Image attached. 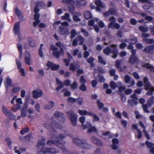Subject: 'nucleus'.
Wrapping results in <instances>:
<instances>
[{
    "label": "nucleus",
    "instance_id": "obj_1",
    "mask_svg": "<svg viewBox=\"0 0 154 154\" xmlns=\"http://www.w3.org/2000/svg\"><path fill=\"white\" fill-rule=\"evenodd\" d=\"M45 143V139L42 137L41 140L37 144V154H48L56 153L58 152L57 149L54 148H44Z\"/></svg>",
    "mask_w": 154,
    "mask_h": 154
},
{
    "label": "nucleus",
    "instance_id": "obj_2",
    "mask_svg": "<svg viewBox=\"0 0 154 154\" xmlns=\"http://www.w3.org/2000/svg\"><path fill=\"white\" fill-rule=\"evenodd\" d=\"M54 134H51L50 137L53 140H49L47 142V143L50 145H56L60 148H61L63 150V152L64 154H79V153L76 152H70L69 150H67L66 147H64L62 143L59 142L58 141H54V140L58 139V137L55 135L53 137Z\"/></svg>",
    "mask_w": 154,
    "mask_h": 154
},
{
    "label": "nucleus",
    "instance_id": "obj_3",
    "mask_svg": "<svg viewBox=\"0 0 154 154\" xmlns=\"http://www.w3.org/2000/svg\"><path fill=\"white\" fill-rule=\"evenodd\" d=\"M117 45L112 44L111 47L112 50L109 48H106L103 50L104 53L108 55L110 53H112L114 55L112 56L113 58H116L118 54V51L117 48Z\"/></svg>",
    "mask_w": 154,
    "mask_h": 154
},
{
    "label": "nucleus",
    "instance_id": "obj_4",
    "mask_svg": "<svg viewBox=\"0 0 154 154\" xmlns=\"http://www.w3.org/2000/svg\"><path fill=\"white\" fill-rule=\"evenodd\" d=\"M73 142L76 145L83 149H89L91 148V145L85 141L82 140L78 138H75L73 140Z\"/></svg>",
    "mask_w": 154,
    "mask_h": 154
},
{
    "label": "nucleus",
    "instance_id": "obj_5",
    "mask_svg": "<svg viewBox=\"0 0 154 154\" xmlns=\"http://www.w3.org/2000/svg\"><path fill=\"white\" fill-rule=\"evenodd\" d=\"M144 83L145 90L147 91L146 94L148 95H152L154 92V88L149 83L147 79L145 77L144 79Z\"/></svg>",
    "mask_w": 154,
    "mask_h": 154
},
{
    "label": "nucleus",
    "instance_id": "obj_6",
    "mask_svg": "<svg viewBox=\"0 0 154 154\" xmlns=\"http://www.w3.org/2000/svg\"><path fill=\"white\" fill-rule=\"evenodd\" d=\"M59 23L61 24V26L60 27V32L62 35H66L68 34V30L67 28L66 27L68 26L69 23L67 22L61 23L60 21L57 22L56 24H58Z\"/></svg>",
    "mask_w": 154,
    "mask_h": 154
},
{
    "label": "nucleus",
    "instance_id": "obj_7",
    "mask_svg": "<svg viewBox=\"0 0 154 154\" xmlns=\"http://www.w3.org/2000/svg\"><path fill=\"white\" fill-rule=\"evenodd\" d=\"M44 126L45 127L48 129L50 132H55V131L54 130V129L55 128H59V126L60 125L56 122L54 121L51 125H49L46 123L45 124Z\"/></svg>",
    "mask_w": 154,
    "mask_h": 154
},
{
    "label": "nucleus",
    "instance_id": "obj_8",
    "mask_svg": "<svg viewBox=\"0 0 154 154\" xmlns=\"http://www.w3.org/2000/svg\"><path fill=\"white\" fill-rule=\"evenodd\" d=\"M38 7H39L36 5L34 8V11L35 13L34 16V19L35 21L33 23V25L34 26H36L40 22V21L39 20L40 15L38 13L39 10V9L38 8Z\"/></svg>",
    "mask_w": 154,
    "mask_h": 154
},
{
    "label": "nucleus",
    "instance_id": "obj_9",
    "mask_svg": "<svg viewBox=\"0 0 154 154\" xmlns=\"http://www.w3.org/2000/svg\"><path fill=\"white\" fill-rule=\"evenodd\" d=\"M2 110L4 113L8 118L12 120L15 119L16 116L5 106H3L2 107Z\"/></svg>",
    "mask_w": 154,
    "mask_h": 154
},
{
    "label": "nucleus",
    "instance_id": "obj_10",
    "mask_svg": "<svg viewBox=\"0 0 154 154\" xmlns=\"http://www.w3.org/2000/svg\"><path fill=\"white\" fill-rule=\"evenodd\" d=\"M67 114L70 115V119L72 124L73 126H75L76 125L77 115L71 111L67 112Z\"/></svg>",
    "mask_w": 154,
    "mask_h": 154
},
{
    "label": "nucleus",
    "instance_id": "obj_11",
    "mask_svg": "<svg viewBox=\"0 0 154 154\" xmlns=\"http://www.w3.org/2000/svg\"><path fill=\"white\" fill-rule=\"evenodd\" d=\"M62 2L65 4L68 5V10L69 12L73 13L74 8L73 6L74 0H62Z\"/></svg>",
    "mask_w": 154,
    "mask_h": 154
},
{
    "label": "nucleus",
    "instance_id": "obj_12",
    "mask_svg": "<svg viewBox=\"0 0 154 154\" xmlns=\"http://www.w3.org/2000/svg\"><path fill=\"white\" fill-rule=\"evenodd\" d=\"M79 121L81 123L82 127L85 129L89 128L91 126V124L90 123L85 122V117L83 116H81L79 118Z\"/></svg>",
    "mask_w": 154,
    "mask_h": 154
},
{
    "label": "nucleus",
    "instance_id": "obj_13",
    "mask_svg": "<svg viewBox=\"0 0 154 154\" xmlns=\"http://www.w3.org/2000/svg\"><path fill=\"white\" fill-rule=\"evenodd\" d=\"M131 52L132 54L130 58L129 62L132 64H137L138 62V60L135 56L136 51L134 50H132Z\"/></svg>",
    "mask_w": 154,
    "mask_h": 154
},
{
    "label": "nucleus",
    "instance_id": "obj_14",
    "mask_svg": "<svg viewBox=\"0 0 154 154\" xmlns=\"http://www.w3.org/2000/svg\"><path fill=\"white\" fill-rule=\"evenodd\" d=\"M154 102V97H151L148 101L147 104H144L143 105V107L144 111L146 112H148L149 111L147 110V109L151 106V105Z\"/></svg>",
    "mask_w": 154,
    "mask_h": 154
},
{
    "label": "nucleus",
    "instance_id": "obj_15",
    "mask_svg": "<svg viewBox=\"0 0 154 154\" xmlns=\"http://www.w3.org/2000/svg\"><path fill=\"white\" fill-rule=\"evenodd\" d=\"M25 63L28 65L32 64V60L31 58L30 53L28 51H26L25 53Z\"/></svg>",
    "mask_w": 154,
    "mask_h": 154
},
{
    "label": "nucleus",
    "instance_id": "obj_16",
    "mask_svg": "<svg viewBox=\"0 0 154 154\" xmlns=\"http://www.w3.org/2000/svg\"><path fill=\"white\" fill-rule=\"evenodd\" d=\"M16 101L17 103L16 108L14 107L11 109L12 111L14 112H16V110H20L21 107V105L23 104L22 99L20 98H16Z\"/></svg>",
    "mask_w": 154,
    "mask_h": 154
},
{
    "label": "nucleus",
    "instance_id": "obj_17",
    "mask_svg": "<svg viewBox=\"0 0 154 154\" xmlns=\"http://www.w3.org/2000/svg\"><path fill=\"white\" fill-rule=\"evenodd\" d=\"M95 5H97L96 9L97 11H100V8H105L106 7V5L104 3H103L100 0H96L95 2Z\"/></svg>",
    "mask_w": 154,
    "mask_h": 154
},
{
    "label": "nucleus",
    "instance_id": "obj_18",
    "mask_svg": "<svg viewBox=\"0 0 154 154\" xmlns=\"http://www.w3.org/2000/svg\"><path fill=\"white\" fill-rule=\"evenodd\" d=\"M16 62L17 69L21 73V75L23 76H25V72L24 69L22 67V65L20 61L18 59H17Z\"/></svg>",
    "mask_w": 154,
    "mask_h": 154
},
{
    "label": "nucleus",
    "instance_id": "obj_19",
    "mask_svg": "<svg viewBox=\"0 0 154 154\" xmlns=\"http://www.w3.org/2000/svg\"><path fill=\"white\" fill-rule=\"evenodd\" d=\"M33 97L37 99L39 97H41L43 94L42 91L40 89L34 90L32 92Z\"/></svg>",
    "mask_w": 154,
    "mask_h": 154
},
{
    "label": "nucleus",
    "instance_id": "obj_20",
    "mask_svg": "<svg viewBox=\"0 0 154 154\" xmlns=\"http://www.w3.org/2000/svg\"><path fill=\"white\" fill-rule=\"evenodd\" d=\"M86 3L85 0H74L73 5H79L80 6H84Z\"/></svg>",
    "mask_w": 154,
    "mask_h": 154
},
{
    "label": "nucleus",
    "instance_id": "obj_21",
    "mask_svg": "<svg viewBox=\"0 0 154 154\" xmlns=\"http://www.w3.org/2000/svg\"><path fill=\"white\" fill-rule=\"evenodd\" d=\"M15 152L17 154H21L26 150L25 148L20 146H16L14 148Z\"/></svg>",
    "mask_w": 154,
    "mask_h": 154
},
{
    "label": "nucleus",
    "instance_id": "obj_22",
    "mask_svg": "<svg viewBox=\"0 0 154 154\" xmlns=\"http://www.w3.org/2000/svg\"><path fill=\"white\" fill-rule=\"evenodd\" d=\"M55 116L60 121L63 122L65 120L64 116L62 113L59 112H56L54 114Z\"/></svg>",
    "mask_w": 154,
    "mask_h": 154
},
{
    "label": "nucleus",
    "instance_id": "obj_23",
    "mask_svg": "<svg viewBox=\"0 0 154 154\" xmlns=\"http://www.w3.org/2000/svg\"><path fill=\"white\" fill-rule=\"evenodd\" d=\"M60 51L56 50L54 51L52 53V55L57 58H58L60 57L61 54H63V48H60Z\"/></svg>",
    "mask_w": 154,
    "mask_h": 154
},
{
    "label": "nucleus",
    "instance_id": "obj_24",
    "mask_svg": "<svg viewBox=\"0 0 154 154\" xmlns=\"http://www.w3.org/2000/svg\"><path fill=\"white\" fill-rule=\"evenodd\" d=\"M14 30L15 34L20 37V24L19 22L16 23L14 26Z\"/></svg>",
    "mask_w": 154,
    "mask_h": 154
},
{
    "label": "nucleus",
    "instance_id": "obj_25",
    "mask_svg": "<svg viewBox=\"0 0 154 154\" xmlns=\"http://www.w3.org/2000/svg\"><path fill=\"white\" fill-rule=\"evenodd\" d=\"M108 27L109 28H115L116 29H119L120 27V25L115 22H110L109 24Z\"/></svg>",
    "mask_w": 154,
    "mask_h": 154
},
{
    "label": "nucleus",
    "instance_id": "obj_26",
    "mask_svg": "<svg viewBox=\"0 0 154 154\" xmlns=\"http://www.w3.org/2000/svg\"><path fill=\"white\" fill-rule=\"evenodd\" d=\"M71 13L72 14H74L73 16V19L74 21L78 22L80 21L81 20L79 18V17L81 15V13H74V11L73 13Z\"/></svg>",
    "mask_w": 154,
    "mask_h": 154
},
{
    "label": "nucleus",
    "instance_id": "obj_27",
    "mask_svg": "<svg viewBox=\"0 0 154 154\" xmlns=\"http://www.w3.org/2000/svg\"><path fill=\"white\" fill-rule=\"evenodd\" d=\"M91 140L94 143L99 146H101L102 145L101 141L94 137L91 138Z\"/></svg>",
    "mask_w": 154,
    "mask_h": 154
},
{
    "label": "nucleus",
    "instance_id": "obj_28",
    "mask_svg": "<svg viewBox=\"0 0 154 154\" xmlns=\"http://www.w3.org/2000/svg\"><path fill=\"white\" fill-rule=\"evenodd\" d=\"M144 51L147 53H152L154 52V45L149 46H146L144 48Z\"/></svg>",
    "mask_w": 154,
    "mask_h": 154
},
{
    "label": "nucleus",
    "instance_id": "obj_29",
    "mask_svg": "<svg viewBox=\"0 0 154 154\" xmlns=\"http://www.w3.org/2000/svg\"><path fill=\"white\" fill-rule=\"evenodd\" d=\"M119 141L117 139H113L112 140V144L111 146L112 148L114 150H116L117 148V144L119 143Z\"/></svg>",
    "mask_w": 154,
    "mask_h": 154
},
{
    "label": "nucleus",
    "instance_id": "obj_30",
    "mask_svg": "<svg viewBox=\"0 0 154 154\" xmlns=\"http://www.w3.org/2000/svg\"><path fill=\"white\" fill-rule=\"evenodd\" d=\"M139 123L140 126L143 128V132L144 133L146 138L148 139H150V136L148 134V132L146 131L145 127L143 125V124L140 121Z\"/></svg>",
    "mask_w": 154,
    "mask_h": 154
},
{
    "label": "nucleus",
    "instance_id": "obj_31",
    "mask_svg": "<svg viewBox=\"0 0 154 154\" xmlns=\"http://www.w3.org/2000/svg\"><path fill=\"white\" fill-rule=\"evenodd\" d=\"M78 112L81 115H91V112L90 111H88L86 110H81L79 109L78 110Z\"/></svg>",
    "mask_w": 154,
    "mask_h": 154
},
{
    "label": "nucleus",
    "instance_id": "obj_32",
    "mask_svg": "<svg viewBox=\"0 0 154 154\" xmlns=\"http://www.w3.org/2000/svg\"><path fill=\"white\" fill-rule=\"evenodd\" d=\"M28 113L27 110V107H23L21 110V116L22 117H24L27 115Z\"/></svg>",
    "mask_w": 154,
    "mask_h": 154
},
{
    "label": "nucleus",
    "instance_id": "obj_33",
    "mask_svg": "<svg viewBox=\"0 0 154 154\" xmlns=\"http://www.w3.org/2000/svg\"><path fill=\"white\" fill-rule=\"evenodd\" d=\"M61 18L62 20H67L69 22H70L72 21V20L70 17L69 14L67 13H66L64 15L61 16Z\"/></svg>",
    "mask_w": 154,
    "mask_h": 154
},
{
    "label": "nucleus",
    "instance_id": "obj_34",
    "mask_svg": "<svg viewBox=\"0 0 154 154\" xmlns=\"http://www.w3.org/2000/svg\"><path fill=\"white\" fill-rule=\"evenodd\" d=\"M15 11L19 19L21 20H23V18L22 14L20 11L17 8H16L15 9Z\"/></svg>",
    "mask_w": 154,
    "mask_h": 154
},
{
    "label": "nucleus",
    "instance_id": "obj_35",
    "mask_svg": "<svg viewBox=\"0 0 154 154\" xmlns=\"http://www.w3.org/2000/svg\"><path fill=\"white\" fill-rule=\"evenodd\" d=\"M12 83V81L9 76H8L6 78V81L4 82L5 86L7 88L9 86H10Z\"/></svg>",
    "mask_w": 154,
    "mask_h": 154
},
{
    "label": "nucleus",
    "instance_id": "obj_36",
    "mask_svg": "<svg viewBox=\"0 0 154 154\" xmlns=\"http://www.w3.org/2000/svg\"><path fill=\"white\" fill-rule=\"evenodd\" d=\"M84 16L85 18L87 19H90L92 17L91 12L88 11H86L84 12Z\"/></svg>",
    "mask_w": 154,
    "mask_h": 154
},
{
    "label": "nucleus",
    "instance_id": "obj_37",
    "mask_svg": "<svg viewBox=\"0 0 154 154\" xmlns=\"http://www.w3.org/2000/svg\"><path fill=\"white\" fill-rule=\"evenodd\" d=\"M125 41L130 44H134L137 42V39L136 37L132 36L131 38L130 39H127Z\"/></svg>",
    "mask_w": 154,
    "mask_h": 154
},
{
    "label": "nucleus",
    "instance_id": "obj_38",
    "mask_svg": "<svg viewBox=\"0 0 154 154\" xmlns=\"http://www.w3.org/2000/svg\"><path fill=\"white\" fill-rule=\"evenodd\" d=\"M117 84L119 85L118 87L120 92H122L125 91V87L124 86H122V83L121 82H117Z\"/></svg>",
    "mask_w": 154,
    "mask_h": 154
},
{
    "label": "nucleus",
    "instance_id": "obj_39",
    "mask_svg": "<svg viewBox=\"0 0 154 154\" xmlns=\"http://www.w3.org/2000/svg\"><path fill=\"white\" fill-rule=\"evenodd\" d=\"M56 82L57 84L59 85V86L57 87L56 89L57 91H59L60 88L64 86V85L63 84V83L61 82L58 78L56 79Z\"/></svg>",
    "mask_w": 154,
    "mask_h": 154
},
{
    "label": "nucleus",
    "instance_id": "obj_40",
    "mask_svg": "<svg viewBox=\"0 0 154 154\" xmlns=\"http://www.w3.org/2000/svg\"><path fill=\"white\" fill-rule=\"evenodd\" d=\"M54 104V103L52 101H51L47 104H45L44 106L45 109H51Z\"/></svg>",
    "mask_w": 154,
    "mask_h": 154
},
{
    "label": "nucleus",
    "instance_id": "obj_41",
    "mask_svg": "<svg viewBox=\"0 0 154 154\" xmlns=\"http://www.w3.org/2000/svg\"><path fill=\"white\" fill-rule=\"evenodd\" d=\"M143 8L144 10L146 11L147 10L149 9H150V10L149 11V12L151 14H154V8L153 7H150L148 5H145L143 6Z\"/></svg>",
    "mask_w": 154,
    "mask_h": 154
},
{
    "label": "nucleus",
    "instance_id": "obj_42",
    "mask_svg": "<svg viewBox=\"0 0 154 154\" xmlns=\"http://www.w3.org/2000/svg\"><path fill=\"white\" fill-rule=\"evenodd\" d=\"M128 102L129 104L132 106H133L134 105L137 104L138 103V99H130L128 100Z\"/></svg>",
    "mask_w": 154,
    "mask_h": 154
},
{
    "label": "nucleus",
    "instance_id": "obj_43",
    "mask_svg": "<svg viewBox=\"0 0 154 154\" xmlns=\"http://www.w3.org/2000/svg\"><path fill=\"white\" fill-rule=\"evenodd\" d=\"M77 65H74L73 64L71 63L69 67V69L73 71L75 70L76 69H79V65L78 64L77 62H76Z\"/></svg>",
    "mask_w": 154,
    "mask_h": 154
},
{
    "label": "nucleus",
    "instance_id": "obj_44",
    "mask_svg": "<svg viewBox=\"0 0 154 154\" xmlns=\"http://www.w3.org/2000/svg\"><path fill=\"white\" fill-rule=\"evenodd\" d=\"M17 48L20 53L19 58L20 59L21 58L22 55L23 47L20 44H18L17 45Z\"/></svg>",
    "mask_w": 154,
    "mask_h": 154
},
{
    "label": "nucleus",
    "instance_id": "obj_45",
    "mask_svg": "<svg viewBox=\"0 0 154 154\" xmlns=\"http://www.w3.org/2000/svg\"><path fill=\"white\" fill-rule=\"evenodd\" d=\"M99 20V19L94 18L93 19L90 20L88 21V25L89 26H92L94 25L95 21L97 22Z\"/></svg>",
    "mask_w": 154,
    "mask_h": 154
},
{
    "label": "nucleus",
    "instance_id": "obj_46",
    "mask_svg": "<svg viewBox=\"0 0 154 154\" xmlns=\"http://www.w3.org/2000/svg\"><path fill=\"white\" fill-rule=\"evenodd\" d=\"M91 114H92L90 115V116L93 118L92 121L93 122H95L100 120V118L96 115L93 113L92 112Z\"/></svg>",
    "mask_w": 154,
    "mask_h": 154
},
{
    "label": "nucleus",
    "instance_id": "obj_47",
    "mask_svg": "<svg viewBox=\"0 0 154 154\" xmlns=\"http://www.w3.org/2000/svg\"><path fill=\"white\" fill-rule=\"evenodd\" d=\"M28 41L30 45L32 47H34L36 45L35 41L33 40L32 38L29 37L28 38Z\"/></svg>",
    "mask_w": 154,
    "mask_h": 154
},
{
    "label": "nucleus",
    "instance_id": "obj_48",
    "mask_svg": "<svg viewBox=\"0 0 154 154\" xmlns=\"http://www.w3.org/2000/svg\"><path fill=\"white\" fill-rule=\"evenodd\" d=\"M44 45L43 44H42L40 45V47L39 50V55L42 57H43V54L42 51V47Z\"/></svg>",
    "mask_w": 154,
    "mask_h": 154
},
{
    "label": "nucleus",
    "instance_id": "obj_49",
    "mask_svg": "<svg viewBox=\"0 0 154 154\" xmlns=\"http://www.w3.org/2000/svg\"><path fill=\"white\" fill-rule=\"evenodd\" d=\"M97 129L94 126H92L89 128L88 131V133H91L92 132H97Z\"/></svg>",
    "mask_w": 154,
    "mask_h": 154
},
{
    "label": "nucleus",
    "instance_id": "obj_50",
    "mask_svg": "<svg viewBox=\"0 0 154 154\" xmlns=\"http://www.w3.org/2000/svg\"><path fill=\"white\" fill-rule=\"evenodd\" d=\"M121 63V61H120L118 60H117L115 62L116 66L117 68L120 71H121L122 70V69L120 66Z\"/></svg>",
    "mask_w": 154,
    "mask_h": 154
},
{
    "label": "nucleus",
    "instance_id": "obj_51",
    "mask_svg": "<svg viewBox=\"0 0 154 154\" xmlns=\"http://www.w3.org/2000/svg\"><path fill=\"white\" fill-rule=\"evenodd\" d=\"M78 41L79 42V44L80 45H82L84 42V38L81 36H79L77 38Z\"/></svg>",
    "mask_w": 154,
    "mask_h": 154
},
{
    "label": "nucleus",
    "instance_id": "obj_52",
    "mask_svg": "<svg viewBox=\"0 0 154 154\" xmlns=\"http://www.w3.org/2000/svg\"><path fill=\"white\" fill-rule=\"evenodd\" d=\"M110 87L113 89H115L116 88L118 87L119 85H117L113 81H111L110 84Z\"/></svg>",
    "mask_w": 154,
    "mask_h": 154
},
{
    "label": "nucleus",
    "instance_id": "obj_53",
    "mask_svg": "<svg viewBox=\"0 0 154 154\" xmlns=\"http://www.w3.org/2000/svg\"><path fill=\"white\" fill-rule=\"evenodd\" d=\"M131 80V78L129 75H126L125 76L124 81L126 83H129Z\"/></svg>",
    "mask_w": 154,
    "mask_h": 154
},
{
    "label": "nucleus",
    "instance_id": "obj_54",
    "mask_svg": "<svg viewBox=\"0 0 154 154\" xmlns=\"http://www.w3.org/2000/svg\"><path fill=\"white\" fill-rule=\"evenodd\" d=\"M143 40L145 42L149 43L152 44L154 42V40L152 39H147V38H143Z\"/></svg>",
    "mask_w": 154,
    "mask_h": 154
},
{
    "label": "nucleus",
    "instance_id": "obj_55",
    "mask_svg": "<svg viewBox=\"0 0 154 154\" xmlns=\"http://www.w3.org/2000/svg\"><path fill=\"white\" fill-rule=\"evenodd\" d=\"M5 140L7 143L8 146L10 148H11L12 144V142L10 138L9 137H8Z\"/></svg>",
    "mask_w": 154,
    "mask_h": 154
},
{
    "label": "nucleus",
    "instance_id": "obj_56",
    "mask_svg": "<svg viewBox=\"0 0 154 154\" xmlns=\"http://www.w3.org/2000/svg\"><path fill=\"white\" fill-rule=\"evenodd\" d=\"M21 89V88L19 86L14 87L12 89V92L14 93L18 92L20 91Z\"/></svg>",
    "mask_w": 154,
    "mask_h": 154
},
{
    "label": "nucleus",
    "instance_id": "obj_57",
    "mask_svg": "<svg viewBox=\"0 0 154 154\" xmlns=\"http://www.w3.org/2000/svg\"><path fill=\"white\" fill-rule=\"evenodd\" d=\"M54 64L51 62H48L46 64V66H48V69H51L52 67L53 66Z\"/></svg>",
    "mask_w": 154,
    "mask_h": 154
},
{
    "label": "nucleus",
    "instance_id": "obj_58",
    "mask_svg": "<svg viewBox=\"0 0 154 154\" xmlns=\"http://www.w3.org/2000/svg\"><path fill=\"white\" fill-rule=\"evenodd\" d=\"M83 101V98L82 97H79L76 99V102L80 105L82 104Z\"/></svg>",
    "mask_w": 154,
    "mask_h": 154
},
{
    "label": "nucleus",
    "instance_id": "obj_59",
    "mask_svg": "<svg viewBox=\"0 0 154 154\" xmlns=\"http://www.w3.org/2000/svg\"><path fill=\"white\" fill-rule=\"evenodd\" d=\"M144 66L149 69L151 71H153L154 72V66H152L149 64H145Z\"/></svg>",
    "mask_w": 154,
    "mask_h": 154
},
{
    "label": "nucleus",
    "instance_id": "obj_60",
    "mask_svg": "<svg viewBox=\"0 0 154 154\" xmlns=\"http://www.w3.org/2000/svg\"><path fill=\"white\" fill-rule=\"evenodd\" d=\"M29 129L28 128H25L23 129L20 132V133L21 134H24L25 133H26L29 132Z\"/></svg>",
    "mask_w": 154,
    "mask_h": 154
},
{
    "label": "nucleus",
    "instance_id": "obj_61",
    "mask_svg": "<svg viewBox=\"0 0 154 154\" xmlns=\"http://www.w3.org/2000/svg\"><path fill=\"white\" fill-rule=\"evenodd\" d=\"M71 88L72 89H75L78 87V85L77 83L74 81L72 84L71 85Z\"/></svg>",
    "mask_w": 154,
    "mask_h": 154
},
{
    "label": "nucleus",
    "instance_id": "obj_62",
    "mask_svg": "<svg viewBox=\"0 0 154 154\" xmlns=\"http://www.w3.org/2000/svg\"><path fill=\"white\" fill-rule=\"evenodd\" d=\"M97 106L100 109H102L104 106V104L99 100H98L97 102Z\"/></svg>",
    "mask_w": 154,
    "mask_h": 154
},
{
    "label": "nucleus",
    "instance_id": "obj_63",
    "mask_svg": "<svg viewBox=\"0 0 154 154\" xmlns=\"http://www.w3.org/2000/svg\"><path fill=\"white\" fill-rule=\"evenodd\" d=\"M98 60H99V62L100 63H102L104 65H105L106 64V62H105V61H104L103 60L102 57L101 56H98Z\"/></svg>",
    "mask_w": 154,
    "mask_h": 154
},
{
    "label": "nucleus",
    "instance_id": "obj_64",
    "mask_svg": "<svg viewBox=\"0 0 154 154\" xmlns=\"http://www.w3.org/2000/svg\"><path fill=\"white\" fill-rule=\"evenodd\" d=\"M139 29L141 31L143 32H146L148 31L147 28L142 26H140L139 27Z\"/></svg>",
    "mask_w": 154,
    "mask_h": 154
}]
</instances>
